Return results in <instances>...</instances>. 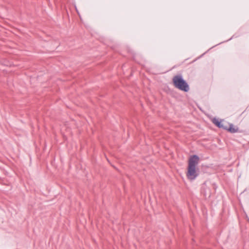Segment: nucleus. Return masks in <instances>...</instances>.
Masks as SVG:
<instances>
[{"label":"nucleus","mask_w":249,"mask_h":249,"mask_svg":"<svg viewBox=\"0 0 249 249\" xmlns=\"http://www.w3.org/2000/svg\"><path fill=\"white\" fill-rule=\"evenodd\" d=\"M199 162V157L196 155L191 156L188 161L186 176L190 180H195L199 175V169L196 168Z\"/></svg>","instance_id":"f257e3e1"},{"label":"nucleus","mask_w":249,"mask_h":249,"mask_svg":"<svg viewBox=\"0 0 249 249\" xmlns=\"http://www.w3.org/2000/svg\"><path fill=\"white\" fill-rule=\"evenodd\" d=\"M173 82L175 87L180 90L184 92H188L189 90V86L182 75H177L174 76Z\"/></svg>","instance_id":"f03ea898"},{"label":"nucleus","mask_w":249,"mask_h":249,"mask_svg":"<svg viewBox=\"0 0 249 249\" xmlns=\"http://www.w3.org/2000/svg\"><path fill=\"white\" fill-rule=\"evenodd\" d=\"M213 123L219 128H222L231 133H236L238 131V128L233 127V125L232 124H230L229 127H228L227 125H225L226 123H221V122L216 118L213 119Z\"/></svg>","instance_id":"7ed1b4c3"},{"label":"nucleus","mask_w":249,"mask_h":249,"mask_svg":"<svg viewBox=\"0 0 249 249\" xmlns=\"http://www.w3.org/2000/svg\"><path fill=\"white\" fill-rule=\"evenodd\" d=\"M207 190L209 191L208 193L202 192V193L205 196V197H209L210 196H211V193H210L209 189L208 188Z\"/></svg>","instance_id":"20e7f679"}]
</instances>
